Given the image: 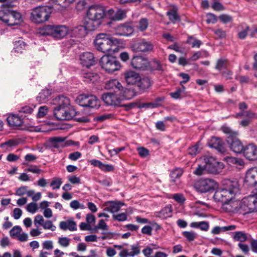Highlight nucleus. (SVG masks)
<instances>
[{
    "mask_svg": "<svg viewBox=\"0 0 257 257\" xmlns=\"http://www.w3.org/2000/svg\"><path fill=\"white\" fill-rule=\"evenodd\" d=\"M140 77L139 74L133 71H129L124 73V79L128 85H137Z\"/></svg>",
    "mask_w": 257,
    "mask_h": 257,
    "instance_id": "nucleus-20",
    "label": "nucleus"
},
{
    "mask_svg": "<svg viewBox=\"0 0 257 257\" xmlns=\"http://www.w3.org/2000/svg\"><path fill=\"white\" fill-rule=\"evenodd\" d=\"M59 227L63 230L68 229L70 231H75L77 230L76 223L72 219L61 221L59 223Z\"/></svg>",
    "mask_w": 257,
    "mask_h": 257,
    "instance_id": "nucleus-27",
    "label": "nucleus"
},
{
    "mask_svg": "<svg viewBox=\"0 0 257 257\" xmlns=\"http://www.w3.org/2000/svg\"><path fill=\"white\" fill-rule=\"evenodd\" d=\"M56 105L54 109V115L57 120H69L75 117L79 122H88L89 119L86 115L80 116V112H76L73 107L69 105V99L64 96H58L53 100Z\"/></svg>",
    "mask_w": 257,
    "mask_h": 257,
    "instance_id": "nucleus-1",
    "label": "nucleus"
},
{
    "mask_svg": "<svg viewBox=\"0 0 257 257\" xmlns=\"http://www.w3.org/2000/svg\"><path fill=\"white\" fill-rule=\"evenodd\" d=\"M218 185L216 181L211 179H205L199 180L195 184L196 190L201 193H206L214 190Z\"/></svg>",
    "mask_w": 257,
    "mask_h": 257,
    "instance_id": "nucleus-11",
    "label": "nucleus"
},
{
    "mask_svg": "<svg viewBox=\"0 0 257 257\" xmlns=\"http://www.w3.org/2000/svg\"><path fill=\"white\" fill-rule=\"evenodd\" d=\"M42 35H50L55 39H61L69 35L72 36L70 29L64 25H48L40 31Z\"/></svg>",
    "mask_w": 257,
    "mask_h": 257,
    "instance_id": "nucleus-6",
    "label": "nucleus"
},
{
    "mask_svg": "<svg viewBox=\"0 0 257 257\" xmlns=\"http://www.w3.org/2000/svg\"><path fill=\"white\" fill-rule=\"evenodd\" d=\"M0 20L10 26L18 25L23 21L21 14L12 10L18 5V1H2Z\"/></svg>",
    "mask_w": 257,
    "mask_h": 257,
    "instance_id": "nucleus-2",
    "label": "nucleus"
},
{
    "mask_svg": "<svg viewBox=\"0 0 257 257\" xmlns=\"http://www.w3.org/2000/svg\"><path fill=\"white\" fill-rule=\"evenodd\" d=\"M187 43L191 45V46L193 48L197 47L199 48L200 45H201V42L197 40L193 37H189L187 40Z\"/></svg>",
    "mask_w": 257,
    "mask_h": 257,
    "instance_id": "nucleus-45",
    "label": "nucleus"
},
{
    "mask_svg": "<svg viewBox=\"0 0 257 257\" xmlns=\"http://www.w3.org/2000/svg\"><path fill=\"white\" fill-rule=\"evenodd\" d=\"M202 164H204L206 172L217 174L222 172L224 167L223 164L218 162L212 156H205L202 159Z\"/></svg>",
    "mask_w": 257,
    "mask_h": 257,
    "instance_id": "nucleus-8",
    "label": "nucleus"
},
{
    "mask_svg": "<svg viewBox=\"0 0 257 257\" xmlns=\"http://www.w3.org/2000/svg\"><path fill=\"white\" fill-rule=\"evenodd\" d=\"M28 189V187L27 186H23L18 188L16 191V195L21 196L27 193V190Z\"/></svg>",
    "mask_w": 257,
    "mask_h": 257,
    "instance_id": "nucleus-62",
    "label": "nucleus"
},
{
    "mask_svg": "<svg viewBox=\"0 0 257 257\" xmlns=\"http://www.w3.org/2000/svg\"><path fill=\"white\" fill-rule=\"evenodd\" d=\"M26 209L31 213H35L38 210L37 204L34 202L30 203L27 205Z\"/></svg>",
    "mask_w": 257,
    "mask_h": 257,
    "instance_id": "nucleus-58",
    "label": "nucleus"
},
{
    "mask_svg": "<svg viewBox=\"0 0 257 257\" xmlns=\"http://www.w3.org/2000/svg\"><path fill=\"white\" fill-rule=\"evenodd\" d=\"M42 226L45 229H49L53 231L55 230L56 228V227L53 224L52 222L49 220L45 221L43 224H42Z\"/></svg>",
    "mask_w": 257,
    "mask_h": 257,
    "instance_id": "nucleus-50",
    "label": "nucleus"
},
{
    "mask_svg": "<svg viewBox=\"0 0 257 257\" xmlns=\"http://www.w3.org/2000/svg\"><path fill=\"white\" fill-rule=\"evenodd\" d=\"M132 251L129 252L130 256H134L140 253V249L139 245H133L131 246Z\"/></svg>",
    "mask_w": 257,
    "mask_h": 257,
    "instance_id": "nucleus-60",
    "label": "nucleus"
},
{
    "mask_svg": "<svg viewBox=\"0 0 257 257\" xmlns=\"http://www.w3.org/2000/svg\"><path fill=\"white\" fill-rule=\"evenodd\" d=\"M105 88L108 90H113L115 93H121L123 91V87L116 79H112L107 82Z\"/></svg>",
    "mask_w": 257,
    "mask_h": 257,
    "instance_id": "nucleus-21",
    "label": "nucleus"
},
{
    "mask_svg": "<svg viewBox=\"0 0 257 257\" xmlns=\"http://www.w3.org/2000/svg\"><path fill=\"white\" fill-rule=\"evenodd\" d=\"M237 136L234 135L228 136L226 141L232 151L236 153H240L242 152L244 147L241 142L237 138Z\"/></svg>",
    "mask_w": 257,
    "mask_h": 257,
    "instance_id": "nucleus-13",
    "label": "nucleus"
},
{
    "mask_svg": "<svg viewBox=\"0 0 257 257\" xmlns=\"http://www.w3.org/2000/svg\"><path fill=\"white\" fill-rule=\"evenodd\" d=\"M140 90H144L148 88L151 86V81L148 78H141L140 77V80L137 84V85Z\"/></svg>",
    "mask_w": 257,
    "mask_h": 257,
    "instance_id": "nucleus-35",
    "label": "nucleus"
},
{
    "mask_svg": "<svg viewBox=\"0 0 257 257\" xmlns=\"http://www.w3.org/2000/svg\"><path fill=\"white\" fill-rule=\"evenodd\" d=\"M7 121L11 126H21L23 123V119L17 115H10L7 118Z\"/></svg>",
    "mask_w": 257,
    "mask_h": 257,
    "instance_id": "nucleus-30",
    "label": "nucleus"
},
{
    "mask_svg": "<svg viewBox=\"0 0 257 257\" xmlns=\"http://www.w3.org/2000/svg\"><path fill=\"white\" fill-rule=\"evenodd\" d=\"M99 229L107 231L108 230V226L104 222L103 219H100L97 226L94 228V231L96 232L97 229Z\"/></svg>",
    "mask_w": 257,
    "mask_h": 257,
    "instance_id": "nucleus-46",
    "label": "nucleus"
},
{
    "mask_svg": "<svg viewBox=\"0 0 257 257\" xmlns=\"http://www.w3.org/2000/svg\"><path fill=\"white\" fill-rule=\"evenodd\" d=\"M249 209L250 212L257 211V196L255 195L249 196L246 197Z\"/></svg>",
    "mask_w": 257,
    "mask_h": 257,
    "instance_id": "nucleus-31",
    "label": "nucleus"
},
{
    "mask_svg": "<svg viewBox=\"0 0 257 257\" xmlns=\"http://www.w3.org/2000/svg\"><path fill=\"white\" fill-rule=\"evenodd\" d=\"M52 8L49 6H39L32 10L30 20L35 24H41L47 21L52 13Z\"/></svg>",
    "mask_w": 257,
    "mask_h": 257,
    "instance_id": "nucleus-7",
    "label": "nucleus"
},
{
    "mask_svg": "<svg viewBox=\"0 0 257 257\" xmlns=\"http://www.w3.org/2000/svg\"><path fill=\"white\" fill-rule=\"evenodd\" d=\"M115 31L117 35L127 36L133 33V28L128 24H124L118 26Z\"/></svg>",
    "mask_w": 257,
    "mask_h": 257,
    "instance_id": "nucleus-23",
    "label": "nucleus"
},
{
    "mask_svg": "<svg viewBox=\"0 0 257 257\" xmlns=\"http://www.w3.org/2000/svg\"><path fill=\"white\" fill-rule=\"evenodd\" d=\"M48 108L46 106H42L39 107L37 116L39 118L43 117L48 113Z\"/></svg>",
    "mask_w": 257,
    "mask_h": 257,
    "instance_id": "nucleus-55",
    "label": "nucleus"
},
{
    "mask_svg": "<svg viewBox=\"0 0 257 257\" xmlns=\"http://www.w3.org/2000/svg\"><path fill=\"white\" fill-rule=\"evenodd\" d=\"M244 116L247 117V119H250L257 118V114L251 111H243L240 113L236 114V117Z\"/></svg>",
    "mask_w": 257,
    "mask_h": 257,
    "instance_id": "nucleus-39",
    "label": "nucleus"
},
{
    "mask_svg": "<svg viewBox=\"0 0 257 257\" xmlns=\"http://www.w3.org/2000/svg\"><path fill=\"white\" fill-rule=\"evenodd\" d=\"M102 99L107 105H118L122 101L119 92L105 93L102 95Z\"/></svg>",
    "mask_w": 257,
    "mask_h": 257,
    "instance_id": "nucleus-12",
    "label": "nucleus"
},
{
    "mask_svg": "<svg viewBox=\"0 0 257 257\" xmlns=\"http://www.w3.org/2000/svg\"><path fill=\"white\" fill-rule=\"evenodd\" d=\"M44 222V219L42 215L39 214L35 216L34 222L36 226L38 225L42 226Z\"/></svg>",
    "mask_w": 257,
    "mask_h": 257,
    "instance_id": "nucleus-64",
    "label": "nucleus"
},
{
    "mask_svg": "<svg viewBox=\"0 0 257 257\" xmlns=\"http://www.w3.org/2000/svg\"><path fill=\"white\" fill-rule=\"evenodd\" d=\"M70 241V239L67 237H59L58 239L59 244L64 247H66L69 246Z\"/></svg>",
    "mask_w": 257,
    "mask_h": 257,
    "instance_id": "nucleus-53",
    "label": "nucleus"
},
{
    "mask_svg": "<svg viewBox=\"0 0 257 257\" xmlns=\"http://www.w3.org/2000/svg\"><path fill=\"white\" fill-rule=\"evenodd\" d=\"M131 65L135 69L144 70L149 66L150 63L147 58L141 56H136L132 59Z\"/></svg>",
    "mask_w": 257,
    "mask_h": 257,
    "instance_id": "nucleus-14",
    "label": "nucleus"
},
{
    "mask_svg": "<svg viewBox=\"0 0 257 257\" xmlns=\"http://www.w3.org/2000/svg\"><path fill=\"white\" fill-rule=\"evenodd\" d=\"M82 156L80 152L76 151L73 153H70L68 156V159L71 161H75L79 159Z\"/></svg>",
    "mask_w": 257,
    "mask_h": 257,
    "instance_id": "nucleus-61",
    "label": "nucleus"
},
{
    "mask_svg": "<svg viewBox=\"0 0 257 257\" xmlns=\"http://www.w3.org/2000/svg\"><path fill=\"white\" fill-rule=\"evenodd\" d=\"M172 209L169 206H166L159 213L158 216L163 219H165L171 216Z\"/></svg>",
    "mask_w": 257,
    "mask_h": 257,
    "instance_id": "nucleus-37",
    "label": "nucleus"
},
{
    "mask_svg": "<svg viewBox=\"0 0 257 257\" xmlns=\"http://www.w3.org/2000/svg\"><path fill=\"white\" fill-rule=\"evenodd\" d=\"M178 9L174 6H170L167 12V15L168 16L170 21L173 23L175 24L177 22L180 21V17L177 13Z\"/></svg>",
    "mask_w": 257,
    "mask_h": 257,
    "instance_id": "nucleus-24",
    "label": "nucleus"
},
{
    "mask_svg": "<svg viewBox=\"0 0 257 257\" xmlns=\"http://www.w3.org/2000/svg\"><path fill=\"white\" fill-rule=\"evenodd\" d=\"M65 140L64 137H52L49 138L46 142V145L49 148H58L60 144Z\"/></svg>",
    "mask_w": 257,
    "mask_h": 257,
    "instance_id": "nucleus-26",
    "label": "nucleus"
},
{
    "mask_svg": "<svg viewBox=\"0 0 257 257\" xmlns=\"http://www.w3.org/2000/svg\"><path fill=\"white\" fill-rule=\"evenodd\" d=\"M118 44L117 39L105 33L98 34L94 40L96 49L104 53L112 54L117 52L116 45Z\"/></svg>",
    "mask_w": 257,
    "mask_h": 257,
    "instance_id": "nucleus-5",
    "label": "nucleus"
},
{
    "mask_svg": "<svg viewBox=\"0 0 257 257\" xmlns=\"http://www.w3.org/2000/svg\"><path fill=\"white\" fill-rule=\"evenodd\" d=\"M148 25V20L146 18H143L140 20L138 25L137 26V28L139 31L143 32L147 29Z\"/></svg>",
    "mask_w": 257,
    "mask_h": 257,
    "instance_id": "nucleus-43",
    "label": "nucleus"
},
{
    "mask_svg": "<svg viewBox=\"0 0 257 257\" xmlns=\"http://www.w3.org/2000/svg\"><path fill=\"white\" fill-rule=\"evenodd\" d=\"M22 231V228L19 226H14L10 231L12 237H18Z\"/></svg>",
    "mask_w": 257,
    "mask_h": 257,
    "instance_id": "nucleus-54",
    "label": "nucleus"
},
{
    "mask_svg": "<svg viewBox=\"0 0 257 257\" xmlns=\"http://www.w3.org/2000/svg\"><path fill=\"white\" fill-rule=\"evenodd\" d=\"M238 191V186L236 182L224 180L222 186L215 191L213 198L217 202H226L232 199Z\"/></svg>",
    "mask_w": 257,
    "mask_h": 257,
    "instance_id": "nucleus-3",
    "label": "nucleus"
},
{
    "mask_svg": "<svg viewBox=\"0 0 257 257\" xmlns=\"http://www.w3.org/2000/svg\"><path fill=\"white\" fill-rule=\"evenodd\" d=\"M183 236L186 238L189 241L194 240L197 237V234L193 231H185L183 232Z\"/></svg>",
    "mask_w": 257,
    "mask_h": 257,
    "instance_id": "nucleus-48",
    "label": "nucleus"
},
{
    "mask_svg": "<svg viewBox=\"0 0 257 257\" xmlns=\"http://www.w3.org/2000/svg\"><path fill=\"white\" fill-rule=\"evenodd\" d=\"M99 63L101 68L109 73L117 71L120 68V64L116 58L108 55L103 56Z\"/></svg>",
    "mask_w": 257,
    "mask_h": 257,
    "instance_id": "nucleus-9",
    "label": "nucleus"
},
{
    "mask_svg": "<svg viewBox=\"0 0 257 257\" xmlns=\"http://www.w3.org/2000/svg\"><path fill=\"white\" fill-rule=\"evenodd\" d=\"M113 218L118 221H123L126 220L127 215L125 213H121L116 215H113Z\"/></svg>",
    "mask_w": 257,
    "mask_h": 257,
    "instance_id": "nucleus-63",
    "label": "nucleus"
},
{
    "mask_svg": "<svg viewBox=\"0 0 257 257\" xmlns=\"http://www.w3.org/2000/svg\"><path fill=\"white\" fill-rule=\"evenodd\" d=\"M135 47L137 51L143 53L150 52L154 49L153 44L145 39H142L136 43Z\"/></svg>",
    "mask_w": 257,
    "mask_h": 257,
    "instance_id": "nucleus-17",
    "label": "nucleus"
},
{
    "mask_svg": "<svg viewBox=\"0 0 257 257\" xmlns=\"http://www.w3.org/2000/svg\"><path fill=\"white\" fill-rule=\"evenodd\" d=\"M70 206L75 210L79 208L84 209L85 208L83 204H80L79 201L76 200L72 201L70 203Z\"/></svg>",
    "mask_w": 257,
    "mask_h": 257,
    "instance_id": "nucleus-56",
    "label": "nucleus"
},
{
    "mask_svg": "<svg viewBox=\"0 0 257 257\" xmlns=\"http://www.w3.org/2000/svg\"><path fill=\"white\" fill-rule=\"evenodd\" d=\"M229 64V61L227 59L221 58L217 60L215 68L220 71L223 69L226 68Z\"/></svg>",
    "mask_w": 257,
    "mask_h": 257,
    "instance_id": "nucleus-36",
    "label": "nucleus"
},
{
    "mask_svg": "<svg viewBox=\"0 0 257 257\" xmlns=\"http://www.w3.org/2000/svg\"><path fill=\"white\" fill-rule=\"evenodd\" d=\"M237 205L236 200L231 199L226 202H223L222 207L223 209L227 212H237Z\"/></svg>",
    "mask_w": 257,
    "mask_h": 257,
    "instance_id": "nucleus-33",
    "label": "nucleus"
},
{
    "mask_svg": "<svg viewBox=\"0 0 257 257\" xmlns=\"http://www.w3.org/2000/svg\"><path fill=\"white\" fill-rule=\"evenodd\" d=\"M244 182L250 186L257 184V168H251L246 172Z\"/></svg>",
    "mask_w": 257,
    "mask_h": 257,
    "instance_id": "nucleus-16",
    "label": "nucleus"
},
{
    "mask_svg": "<svg viewBox=\"0 0 257 257\" xmlns=\"http://www.w3.org/2000/svg\"><path fill=\"white\" fill-rule=\"evenodd\" d=\"M223 160L230 166H234L236 167H242L244 165L243 160L238 158L226 157L224 158Z\"/></svg>",
    "mask_w": 257,
    "mask_h": 257,
    "instance_id": "nucleus-29",
    "label": "nucleus"
},
{
    "mask_svg": "<svg viewBox=\"0 0 257 257\" xmlns=\"http://www.w3.org/2000/svg\"><path fill=\"white\" fill-rule=\"evenodd\" d=\"M81 64L87 68L95 64V60L93 54L91 52H84L80 56Z\"/></svg>",
    "mask_w": 257,
    "mask_h": 257,
    "instance_id": "nucleus-19",
    "label": "nucleus"
},
{
    "mask_svg": "<svg viewBox=\"0 0 257 257\" xmlns=\"http://www.w3.org/2000/svg\"><path fill=\"white\" fill-rule=\"evenodd\" d=\"M26 44L25 42L22 40H20L18 41H15L14 42V50L17 53H22L23 50H24L25 48Z\"/></svg>",
    "mask_w": 257,
    "mask_h": 257,
    "instance_id": "nucleus-41",
    "label": "nucleus"
},
{
    "mask_svg": "<svg viewBox=\"0 0 257 257\" xmlns=\"http://www.w3.org/2000/svg\"><path fill=\"white\" fill-rule=\"evenodd\" d=\"M17 142L14 140H11L1 145V147L8 150L9 148L16 146Z\"/></svg>",
    "mask_w": 257,
    "mask_h": 257,
    "instance_id": "nucleus-51",
    "label": "nucleus"
},
{
    "mask_svg": "<svg viewBox=\"0 0 257 257\" xmlns=\"http://www.w3.org/2000/svg\"><path fill=\"white\" fill-rule=\"evenodd\" d=\"M205 172H206V170L205 168V165L203 164L198 166V167L194 171V174L200 176L203 175Z\"/></svg>",
    "mask_w": 257,
    "mask_h": 257,
    "instance_id": "nucleus-59",
    "label": "nucleus"
},
{
    "mask_svg": "<svg viewBox=\"0 0 257 257\" xmlns=\"http://www.w3.org/2000/svg\"><path fill=\"white\" fill-rule=\"evenodd\" d=\"M208 146L210 148H214L220 152H224L225 148L222 141L216 137H212L208 143Z\"/></svg>",
    "mask_w": 257,
    "mask_h": 257,
    "instance_id": "nucleus-22",
    "label": "nucleus"
},
{
    "mask_svg": "<svg viewBox=\"0 0 257 257\" xmlns=\"http://www.w3.org/2000/svg\"><path fill=\"white\" fill-rule=\"evenodd\" d=\"M233 238L235 241L244 242L246 240L247 236L244 232L242 231H237L234 233Z\"/></svg>",
    "mask_w": 257,
    "mask_h": 257,
    "instance_id": "nucleus-40",
    "label": "nucleus"
},
{
    "mask_svg": "<svg viewBox=\"0 0 257 257\" xmlns=\"http://www.w3.org/2000/svg\"><path fill=\"white\" fill-rule=\"evenodd\" d=\"M185 89V87L183 86L182 89L179 88L176 91L170 93V95L174 99H180L181 98V94L183 91H184Z\"/></svg>",
    "mask_w": 257,
    "mask_h": 257,
    "instance_id": "nucleus-52",
    "label": "nucleus"
},
{
    "mask_svg": "<svg viewBox=\"0 0 257 257\" xmlns=\"http://www.w3.org/2000/svg\"><path fill=\"white\" fill-rule=\"evenodd\" d=\"M95 30L89 29L86 26V21L85 20L83 25H80L75 28L71 29L70 31L72 34V37H83L87 34V31H93Z\"/></svg>",
    "mask_w": 257,
    "mask_h": 257,
    "instance_id": "nucleus-18",
    "label": "nucleus"
},
{
    "mask_svg": "<svg viewBox=\"0 0 257 257\" xmlns=\"http://www.w3.org/2000/svg\"><path fill=\"white\" fill-rule=\"evenodd\" d=\"M123 204H124L123 203H121L120 201L108 202L106 203V207L105 208V210L111 213H114L118 211L120 208L121 206L123 205Z\"/></svg>",
    "mask_w": 257,
    "mask_h": 257,
    "instance_id": "nucleus-28",
    "label": "nucleus"
},
{
    "mask_svg": "<svg viewBox=\"0 0 257 257\" xmlns=\"http://www.w3.org/2000/svg\"><path fill=\"white\" fill-rule=\"evenodd\" d=\"M37 157L36 156L31 154H28L25 156V162L23 163L24 165H28V163L29 162H35Z\"/></svg>",
    "mask_w": 257,
    "mask_h": 257,
    "instance_id": "nucleus-57",
    "label": "nucleus"
},
{
    "mask_svg": "<svg viewBox=\"0 0 257 257\" xmlns=\"http://www.w3.org/2000/svg\"><path fill=\"white\" fill-rule=\"evenodd\" d=\"M62 184V181L61 178H54L52 180L50 185L53 190H55L59 189Z\"/></svg>",
    "mask_w": 257,
    "mask_h": 257,
    "instance_id": "nucleus-44",
    "label": "nucleus"
},
{
    "mask_svg": "<svg viewBox=\"0 0 257 257\" xmlns=\"http://www.w3.org/2000/svg\"><path fill=\"white\" fill-rule=\"evenodd\" d=\"M247 200L245 198H244L241 200H236L237 205V212L242 214H246L247 213H251L249 209L248 204L246 203Z\"/></svg>",
    "mask_w": 257,
    "mask_h": 257,
    "instance_id": "nucleus-25",
    "label": "nucleus"
},
{
    "mask_svg": "<svg viewBox=\"0 0 257 257\" xmlns=\"http://www.w3.org/2000/svg\"><path fill=\"white\" fill-rule=\"evenodd\" d=\"M51 94V90L49 89H44L39 93L38 96L36 97L37 101L40 103H45L48 100Z\"/></svg>",
    "mask_w": 257,
    "mask_h": 257,
    "instance_id": "nucleus-32",
    "label": "nucleus"
},
{
    "mask_svg": "<svg viewBox=\"0 0 257 257\" xmlns=\"http://www.w3.org/2000/svg\"><path fill=\"white\" fill-rule=\"evenodd\" d=\"M242 152L244 156L248 160L253 161L257 159V147L252 144L244 147Z\"/></svg>",
    "mask_w": 257,
    "mask_h": 257,
    "instance_id": "nucleus-15",
    "label": "nucleus"
},
{
    "mask_svg": "<svg viewBox=\"0 0 257 257\" xmlns=\"http://www.w3.org/2000/svg\"><path fill=\"white\" fill-rule=\"evenodd\" d=\"M113 21H120L126 17V12L124 10H119L115 12Z\"/></svg>",
    "mask_w": 257,
    "mask_h": 257,
    "instance_id": "nucleus-47",
    "label": "nucleus"
},
{
    "mask_svg": "<svg viewBox=\"0 0 257 257\" xmlns=\"http://www.w3.org/2000/svg\"><path fill=\"white\" fill-rule=\"evenodd\" d=\"M77 101L83 107L97 109L100 106V100L93 95H80L77 98Z\"/></svg>",
    "mask_w": 257,
    "mask_h": 257,
    "instance_id": "nucleus-10",
    "label": "nucleus"
},
{
    "mask_svg": "<svg viewBox=\"0 0 257 257\" xmlns=\"http://www.w3.org/2000/svg\"><path fill=\"white\" fill-rule=\"evenodd\" d=\"M122 100L124 99H131L137 95L136 92L134 89H124L123 91L119 92Z\"/></svg>",
    "mask_w": 257,
    "mask_h": 257,
    "instance_id": "nucleus-34",
    "label": "nucleus"
},
{
    "mask_svg": "<svg viewBox=\"0 0 257 257\" xmlns=\"http://www.w3.org/2000/svg\"><path fill=\"white\" fill-rule=\"evenodd\" d=\"M151 65L152 69L162 72L164 71L166 68V66L164 64L161 63L156 59L152 60Z\"/></svg>",
    "mask_w": 257,
    "mask_h": 257,
    "instance_id": "nucleus-38",
    "label": "nucleus"
},
{
    "mask_svg": "<svg viewBox=\"0 0 257 257\" xmlns=\"http://www.w3.org/2000/svg\"><path fill=\"white\" fill-rule=\"evenodd\" d=\"M183 174V170L180 168L174 169L171 173L170 176L172 179V181H174V179L179 178Z\"/></svg>",
    "mask_w": 257,
    "mask_h": 257,
    "instance_id": "nucleus-49",
    "label": "nucleus"
},
{
    "mask_svg": "<svg viewBox=\"0 0 257 257\" xmlns=\"http://www.w3.org/2000/svg\"><path fill=\"white\" fill-rule=\"evenodd\" d=\"M84 78L85 81L87 82H92L94 83L98 78V76L96 73L88 72L84 74Z\"/></svg>",
    "mask_w": 257,
    "mask_h": 257,
    "instance_id": "nucleus-42",
    "label": "nucleus"
},
{
    "mask_svg": "<svg viewBox=\"0 0 257 257\" xmlns=\"http://www.w3.org/2000/svg\"><path fill=\"white\" fill-rule=\"evenodd\" d=\"M105 16V9L99 5L89 7L86 13V26L89 29L96 30L101 24Z\"/></svg>",
    "mask_w": 257,
    "mask_h": 257,
    "instance_id": "nucleus-4",
    "label": "nucleus"
}]
</instances>
